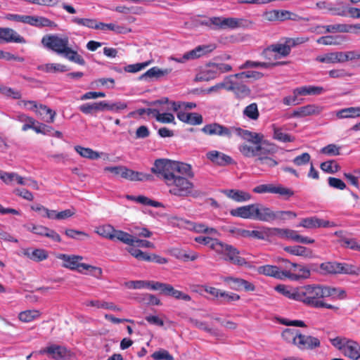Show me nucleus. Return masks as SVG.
Segmentation results:
<instances>
[{
    "instance_id": "obj_1",
    "label": "nucleus",
    "mask_w": 360,
    "mask_h": 360,
    "mask_svg": "<svg viewBox=\"0 0 360 360\" xmlns=\"http://www.w3.org/2000/svg\"><path fill=\"white\" fill-rule=\"evenodd\" d=\"M151 172L164 181L170 195L186 198L193 194L194 185L188 178H192L193 173L189 165L167 159H158Z\"/></svg>"
},
{
    "instance_id": "obj_2",
    "label": "nucleus",
    "mask_w": 360,
    "mask_h": 360,
    "mask_svg": "<svg viewBox=\"0 0 360 360\" xmlns=\"http://www.w3.org/2000/svg\"><path fill=\"white\" fill-rule=\"evenodd\" d=\"M230 214L235 217L264 222L276 220V212L261 203H253L231 209Z\"/></svg>"
},
{
    "instance_id": "obj_3",
    "label": "nucleus",
    "mask_w": 360,
    "mask_h": 360,
    "mask_svg": "<svg viewBox=\"0 0 360 360\" xmlns=\"http://www.w3.org/2000/svg\"><path fill=\"white\" fill-rule=\"evenodd\" d=\"M330 295L327 286L308 285L300 288L299 301L305 304L315 308H326L338 309L334 305L327 304L323 301V298L328 297Z\"/></svg>"
},
{
    "instance_id": "obj_4",
    "label": "nucleus",
    "mask_w": 360,
    "mask_h": 360,
    "mask_svg": "<svg viewBox=\"0 0 360 360\" xmlns=\"http://www.w3.org/2000/svg\"><path fill=\"white\" fill-rule=\"evenodd\" d=\"M236 133L246 141L238 146V150L243 156L257 158L262 150L269 151L264 148L268 141L264 139V136L262 134L240 128L236 129Z\"/></svg>"
},
{
    "instance_id": "obj_5",
    "label": "nucleus",
    "mask_w": 360,
    "mask_h": 360,
    "mask_svg": "<svg viewBox=\"0 0 360 360\" xmlns=\"http://www.w3.org/2000/svg\"><path fill=\"white\" fill-rule=\"evenodd\" d=\"M234 75L227 76L221 82L207 89L205 92L207 94H219L221 90L224 89L228 91H233L236 94L240 93L243 95L249 94L250 89L245 85L238 83Z\"/></svg>"
},
{
    "instance_id": "obj_6",
    "label": "nucleus",
    "mask_w": 360,
    "mask_h": 360,
    "mask_svg": "<svg viewBox=\"0 0 360 360\" xmlns=\"http://www.w3.org/2000/svg\"><path fill=\"white\" fill-rule=\"evenodd\" d=\"M330 341L332 345L345 356L352 360L360 359V345L356 341L342 336L331 338Z\"/></svg>"
},
{
    "instance_id": "obj_7",
    "label": "nucleus",
    "mask_w": 360,
    "mask_h": 360,
    "mask_svg": "<svg viewBox=\"0 0 360 360\" xmlns=\"http://www.w3.org/2000/svg\"><path fill=\"white\" fill-rule=\"evenodd\" d=\"M213 250L223 259L235 265L242 266L248 264L245 259L240 256L239 250L233 245L220 242L214 245Z\"/></svg>"
},
{
    "instance_id": "obj_8",
    "label": "nucleus",
    "mask_w": 360,
    "mask_h": 360,
    "mask_svg": "<svg viewBox=\"0 0 360 360\" xmlns=\"http://www.w3.org/2000/svg\"><path fill=\"white\" fill-rule=\"evenodd\" d=\"M41 44L46 49L62 55L69 45V39L68 37H61L57 34H49L42 37Z\"/></svg>"
},
{
    "instance_id": "obj_9",
    "label": "nucleus",
    "mask_w": 360,
    "mask_h": 360,
    "mask_svg": "<svg viewBox=\"0 0 360 360\" xmlns=\"http://www.w3.org/2000/svg\"><path fill=\"white\" fill-rule=\"evenodd\" d=\"M264 148L269 151L262 150L258 157L255 159L257 165H261L264 168H271L276 166L278 162L274 158L277 153L278 148L276 146L268 141Z\"/></svg>"
},
{
    "instance_id": "obj_10",
    "label": "nucleus",
    "mask_w": 360,
    "mask_h": 360,
    "mask_svg": "<svg viewBox=\"0 0 360 360\" xmlns=\"http://www.w3.org/2000/svg\"><path fill=\"white\" fill-rule=\"evenodd\" d=\"M258 272L260 274H264L265 276H272L276 278L279 279H283V278H290L291 280L296 281V279L299 276H303V274H292L290 271H280L278 267L276 266H272V265H264L261 266L258 268ZM305 272V274H304V276L307 274V271L306 270L304 271Z\"/></svg>"
},
{
    "instance_id": "obj_11",
    "label": "nucleus",
    "mask_w": 360,
    "mask_h": 360,
    "mask_svg": "<svg viewBox=\"0 0 360 360\" xmlns=\"http://www.w3.org/2000/svg\"><path fill=\"white\" fill-rule=\"evenodd\" d=\"M238 128L228 127L217 122L205 124L201 131L208 136H218L230 139Z\"/></svg>"
},
{
    "instance_id": "obj_12",
    "label": "nucleus",
    "mask_w": 360,
    "mask_h": 360,
    "mask_svg": "<svg viewBox=\"0 0 360 360\" xmlns=\"http://www.w3.org/2000/svg\"><path fill=\"white\" fill-rule=\"evenodd\" d=\"M252 191L259 194H279L280 195L285 197L286 198H289L294 195V192L291 189L284 187L281 184L275 185L273 184L258 185L252 189Z\"/></svg>"
},
{
    "instance_id": "obj_13",
    "label": "nucleus",
    "mask_w": 360,
    "mask_h": 360,
    "mask_svg": "<svg viewBox=\"0 0 360 360\" xmlns=\"http://www.w3.org/2000/svg\"><path fill=\"white\" fill-rule=\"evenodd\" d=\"M39 352L41 354H46L55 360H70L72 357V353L70 350L65 347L58 345H51L41 349Z\"/></svg>"
},
{
    "instance_id": "obj_14",
    "label": "nucleus",
    "mask_w": 360,
    "mask_h": 360,
    "mask_svg": "<svg viewBox=\"0 0 360 360\" xmlns=\"http://www.w3.org/2000/svg\"><path fill=\"white\" fill-rule=\"evenodd\" d=\"M290 52L291 50L285 40L283 44L276 43L269 46L263 51L262 55L266 58H270L271 53H274V58L278 60L287 57Z\"/></svg>"
},
{
    "instance_id": "obj_15",
    "label": "nucleus",
    "mask_w": 360,
    "mask_h": 360,
    "mask_svg": "<svg viewBox=\"0 0 360 360\" xmlns=\"http://www.w3.org/2000/svg\"><path fill=\"white\" fill-rule=\"evenodd\" d=\"M153 288V290H159L162 294L173 297L176 300H182L186 302L191 300V297L189 295L174 289L170 284L159 282V283H155Z\"/></svg>"
},
{
    "instance_id": "obj_16",
    "label": "nucleus",
    "mask_w": 360,
    "mask_h": 360,
    "mask_svg": "<svg viewBox=\"0 0 360 360\" xmlns=\"http://www.w3.org/2000/svg\"><path fill=\"white\" fill-rule=\"evenodd\" d=\"M56 257L63 261L62 266L64 268L70 270H76L79 273H83L82 266L84 263L80 262L83 259V257L76 255L58 254Z\"/></svg>"
},
{
    "instance_id": "obj_17",
    "label": "nucleus",
    "mask_w": 360,
    "mask_h": 360,
    "mask_svg": "<svg viewBox=\"0 0 360 360\" xmlns=\"http://www.w3.org/2000/svg\"><path fill=\"white\" fill-rule=\"evenodd\" d=\"M206 158L212 164L220 167L227 166L234 162L231 156L217 150L208 151L206 153Z\"/></svg>"
},
{
    "instance_id": "obj_18",
    "label": "nucleus",
    "mask_w": 360,
    "mask_h": 360,
    "mask_svg": "<svg viewBox=\"0 0 360 360\" xmlns=\"http://www.w3.org/2000/svg\"><path fill=\"white\" fill-rule=\"evenodd\" d=\"M335 226V223L319 219L316 217H311L302 219L298 226H302L306 229H316V228H327V227H334Z\"/></svg>"
},
{
    "instance_id": "obj_19",
    "label": "nucleus",
    "mask_w": 360,
    "mask_h": 360,
    "mask_svg": "<svg viewBox=\"0 0 360 360\" xmlns=\"http://www.w3.org/2000/svg\"><path fill=\"white\" fill-rule=\"evenodd\" d=\"M217 77L216 71L212 63L206 64L198 70L194 80L195 82H208L216 79Z\"/></svg>"
},
{
    "instance_id": "obj_20",
    "label": "nucleus",
    "mask_w": 360,
    "mask_h": 360,
    "mask_svg": "<svg viewBox=\"0 0 360 360\" xmlns=\"http://www.w3.org/2000/svg\"><path fill=\"white\" fill-rule=\"evenodd\" d=\"M320 340L311 335L300 333L296 347L300 350L314 349L320 346Z\"/></svg>"
},
{
    "instance_id": "obj_21",
    "label": "nucleus",
    "mask_w": 360,
    "mask_h": 360,
    "mask_svg": "<svg viewBox=\"0 0 360 360\" xmlns=\"http://www.w3.org/2000/svg\"><path fill=\"white\" fill-rule=\"evenodd\" d=\"M0 39L7 43H26V40L23 37L14 30L8 27H0Z\"/></svg>"
},
{
    "instance_id": "obj_22",
    "label": "nucleus",
    "mask_w": 360,
    "mask_h": 360,
    "mask_svg": "<svg viewBox=\"0 0 360 360\" xmlns=\"http://www.w3.org/2000/svg\"><path fill=\"white\" fill-rule=\"evenodd\" d=\"M323 110V107L315 105L309 104L302 106L295 110L292 112V117H304L310 115H319Z\"/></svg>"
},
{
    "instance_id": "obj_23",
    "label": "nucleus",
    "mask_w": 360,
    "mask_h": 360,
    "mask_svg": "<svg viewBox=\"0 0 360 360\" xmlns=\"http://www.w3.org/2000/svg\"><path fill=\"white\" fill-rule=\"evenodd\" d=\"M284 250L292 255L299 256L304 259H311L315 257V255L312 250L310 248L301 246V245H292V246H286L284 248Z\"/></svg>"
},
{
    "instance_id": "obj_24",
    "label": "nucleus",
    "mask_w": 360,
    "mask_h": 360,
    "mask_svg": "<svg viewBox=\"0 0 360 360\" xmlns=\"http://www.w3.org/2000/svg\"><path fill=\"white\" fill-rule=\"evenodd\" d=\"M216 48L217 46L214 44L200 45L188 51L187 56L190 60H195L212 52Z\"/></svg>"
},
{
    "instance_id": "obj_25",
    "label": "nucleus",
    "mask_w": 360,
    "mask_h": 360,
    "mask_svg": "<svg viewBox=\"0 0 360 360\" xmlns=\"http://www.w3.org/2000/svg\"><path fill=\"white\" fill-rule=\"evenodd\" d=\"M326 90L322 86H302L295 88L292 91V94L295 96H309V95H320L324 93Z\"/></svg>"
},
{
    "instance_id": "obj_26",
    "label": "nucleus",
    "mask_w": 360,
    "mask_h": 360,
    "mask_svg": "<svg viewBox=\"0 0 360 360\" xmlns=\"http://www.w3.org/2000/svg\"><path fill=\"white\" fill-rule=\"evenodd\" d=\"M81 112L86 115L93 114L99 111L106 110V101L94 103H86L79 107Z\"/></svg>"
},
{
    "instance_id": "obj_27",
    "label": "nucleus",
    "mask_w": 360,
    "mask_h": 360,
    "mask_svg": "<svg viewBox=\"0 0 360 360\" xmlns=\"http://www.w3.org/2000/svg\"><path fill=\"white\" fill-rule=\"evenodd\" d=\"M171 68L161 69L158 67H153L148 70L144 74L140 77V79H146L147 78H155L159 79L162 77L167 76L172 72Z\"/></svg>"
},
{
    "instance_id": "obj_28",
    "label": "nucleus",
    "mask_w": 360,
    "mask_h": 360,
    "mask_svg": "<svg viewBox=\"0 0 360 360\" xmlns=\"http://www.w3.org/2000/svg\"><path fill=\"white\" fill-rule=\"evenodd\" d=\"M11 119L15 120L20 122H23L24 124L22 127V130L26 131L33 127V124H36L37 122L32 117L27 115L26 114L20 112H17L13 115H8Z\"/></svg>"
},
{
    "instance_id": "obj_29",
    "label": "nucleus",
    "mask_w": 360,
    "mask_h": 360,
    "mask_svg": "<svg viewBox=\"0 0 360 360\" xmlns=\"http://www.w3.org/2000/svg\"><path fill=\"white\" fill-rule=\"evenodd\" d=\"M35 113L45 122L53 123L55 120L56 112L43 104H39Z\"/></svg>"
},
{
    "instance_id": "obj_30",
    "label": "nucleus",
    "mask_w": 360,
    "mask_h": 360,
    "mask_svg": "<svg viewBox=\"0 0 360 360\" xmlns=\"http://www.w3.org/2000/svg\"><path fill=\"white\" fill-rule=\"evenodd\" d=\"M223 193L229 198L238 202H243L248 201L251 199V195L244 191L229 189L224 190Z\"/></svg>"
},
{
    "instance_id": "obj_31",
    "label": "nucleus",
    "mask_w": 360,
    "mask_h": 360,
    "mask_svg": "<svg viewBox=\"0 0 360 360\" xmlns=\"http://www.w3.org/2000/svg\"><path fill=\"white\" fill-rule=\"evenodd\" d=\"M341 5L340 2H338L337 6H335L331 2L323 1L317 2L316 6L319 9L330 12L332 15L340 16L345 15L344 11H341Z\"/></svg>"
},
{
    "instance_id": "obj_32",
    "label": "nucleus",
    "mask_w": 360,
    "mask_h": 360,
    "mask_svg": "<svg viewBox=\"0 0 360 360\" xmlns=\"http://www.w3.org/2000/svg\"><path fill=\"white\" fill-rule=\"evenodd\" d=\"M85 305L87 307H94L98 309H109L114 311H121L122 308L115 305L113 302H108L100 300H88L85 302Z\"/></svg>"
},
{
    "instance_id": "obj_33",
    "label": "nucleus",
    "mask_w": 360,
    "mask_h": 360,
    "mask_svg": "<svg viewBox=\"0 0 360 360\" xmlns=\"http://www.w3.org/2000/svg\"><path fill=\"white\" fill-rule=\"evenodd\" d=\"M338 119L356 118L360 117V107H349L335 112Z\"/></svg>"
},
{
    "instance_id": "obj_34",
    "label": "nucleus",
    "mask_w": 360,
    "mask_h": 360,
    "mask_svg": "<svg viewBox=\"0 0 360 360\" xmlns=\"http://www.w3.org/2000/svg\"><path fill=\"white\" fill-rule=\"evenodd\" d=\"M103 31L111 30L116 34H127L131 32L130 29H128L124 26L117 25L115 23H103L98 22V29Z\"/></svg>"
},
{
    "instance_id": "obj_35",
    "label": "nucleus",
    "mask_w": 360,
    "mask_h": 360,
    "mask_svg": "<svg viewBox=\"0 0 360 360\" xmlns=\"http://www.w3.org/2000/svg\"><path fill=\"white\" fill-rule=\"evenodd\" d=\"M155 283H159L158 281H129L124 283L125 288L128 289H143L148 288L153 290V285Z\"/></svg>"
},
{
    "instance_id": "obj_36",
    "label": "nucleus",
    "mask_w": 360,
    "mask_h": 360,
    "mask_svg": "<svg viewBox=\"0 0 360 360\" xmlns=\"http://www.w3.org/2000/svg\"><path fill=\"white\" fill-rule=\"evenodd\" d=\"M24 255L35 262H41L48 257V252L44 249H27L24 251Z\"/></svg>"
},
{
    "instance_id": "obj_37",
    "label": "nucleus",
    "mask_w": 360,
    "mask_h": 360,
    "mask_svg": "<svg viewBox=\"0 0 360 360\" xmlns=\"http://www.w3.org/2000/svg\"><path fill=\"white\" fill-rule=\"evenodd\" d=\"M63 57L69 60L70 61L74 62L77 64H79L80 65H85V60L82 58V56H80L77 51H75L72 49L69 45L65 49L64 52L62 53Z\"/></svg>"
},
{
    "instance_id": "obj_38",
    "label": "nucleus",
    "mask_w": 360,
    "mask_h": 360,
    "mask_svg": "<svg viewBox=\"0 0 360 360\" xmlns=\"http://www.w3.org/2000/svg\"><path fill=\"white\" fill-rule=\"evenodd\" d=\"M75 151L82 158L89 160H97L101 158V154L90 148H85L81 146H75Z\"/></svg>"
},
{
    "instance_id": "obj_39",
    "label": "nucleus",
    "mask_w": 360,
    "mask_h": 360,
    "mask_svg": "<svg viewBox=\"0 0 360 360\" xmlns=\"http://www.w3.org/2000/svg\"><path fill=\"white\" fill-rule=\"evenodd\" d=\"M276 290L290 299L299 301L300 288H291L284 285H278L276 287Z\"/></svg>"
},
{
    "instance_id": "obj_40",
    "label": "nucleus",
    "mask_w": 360,
    "mask_h": 360,
    "mask_svg": "<svg viewBox=\"0 0 360 360\" xmlns=\"http://www.w3.org/2000/svg\"><path fill=\"white\" fill-rule=\"evenodd\" d=\"M38 70L50 73L65 72L68 70L66 65L60 63H46L39 65Z\"/></svg>"
},
{
    "instance_id": "obj_41",
    "label": "nucleus",
    "mask_w": 360,
    "mask_h": 360,
    "mask_svg": "<svg viewBox=\"0 0 360 360\" xmlns=\"http://www.w3.org/2000/svg\"><path fill=\"white\" fill-rule=\"evenodd\" d=\"M345 37L337 35V36H333V35H328L319 37L316 42L319 44L323 45H340L342 44V41L345 40Z\"/></svg>"
},
{
    "instance_id": "obj_42",
    "label": "nucleus",
    "mask_w": 360,
    "mask_h": 360,
    "mask_svg": "<svg viewBox=\"0 0 360 360\" xmlns=\"http://www.w3.org/2000/svg\"><path fill=\"white\" fill-rule=\"evenodd\" d=\"M125 179L130 181H145L152 180L153 176L150 174L136 172L127 168Z\"/></svg>"
},
{
    "instance_id": "obj_43",
    "label": "nucleus",
    "mask_w": 360,
    "mask_h": 360,
    "mask_svg": "<svg viewBox=\"0 0 360 360\" xmlns=\"http://www.w3.org/2000/svg\"><path fill=\"white\" fill-rule=\"evenodd\" d=\"M115 239L129 246H133L134 245V236L121 230L115 229L113 240Z\"/></svg>"
},
{
    "instance_id": "obj_44",
    "label": "nucleus",
    "mask_w": 360,
    "mask_h": 360,
    "mask_svg": "<svg viewBox=\"0 0 360 360\" xmlns=\"http://www.w3.org/2000/svg\"><path fill=\"white\" fill-rule=\"evenodd\" d=\"M284 262L285 263V268L288 269V271H290L292 274L294 273V274H303L304 275V274H305V272L304 271L306 270L307 271V274H306V276H299L296 280H298L301 278H305L309 277V276L310 274V271L307 268H306L302 265L290 262L288 260H285Z\"/></svg>"
},
{
    "instance_id": "obj_45",
    "label": "nucleus",
    "mask_w": 360,
    "mask_h": 360,
    "mask_svg": "<svg viewBox=\"0 0 360 360\" xmlns=\"http://www.w3.org/2000/svg\"><path fill=\"white\" fill-rule=\"evenodd\" d=\"M300 331L297 329L286 328L282 333V338L288 343L296 346Z\"/></svg>"
},
{
    "instance_id": "obj_46",
    "label": "nucleus",
    "mask_w": 360,
    "mask_h": 360,
    "mask_svg": "<svg viewBox=\"0 0 360 360\" xmlns=\"http://www.w3.org/2000/svg\"><path fill=\"white\" fill-rule=\"evenodd\" d=\"M148 115L155 117L157 121L162 123H172L174 122V117L172 114L165 112L160 113L158 110H148Z\"/></svg>"
},
{
    "instance_id": "obj_47",
    "label": "nucleus",
    "mask_w": 360,
    "mask_h": 360,
    "mask_svg": "<svg viewBox=\"0 0 360 360\" xmlns=\"http://www.w3.org/2000/svg\"><path fill=\"white\" fill-rule=\"evenodd\" d=\"M71 22L79 26L86 27L90 29H98V22L94 18H82L79 17H73Z\"/></svg>"
},
{
    "instance_id": "obj_48",
    "label": "nucleus",
    "mask_w": 360,
    "mask_h": 360,
    "mask_svg": "<svg viewBox=\"0 0 360 360\" xmlns=\"http://www.w3.org/2000/svg\"><path fill=\"white\" fill-rule=\"evenodd\" d=\"M41 316V312L36 309L26 310L19 314V319L24 323L31 322Z\"/></svg>"
},
{
    "instance_id": "obj_49",
    "label": "nucleus",
    "mask_w": 360,
    "mask_h": 360,
    "mask_svg": "<svg viewBox=\"0 0 360 360\" xmlns=\"http://www.w3.org/2000/svg\"><path fill=\"white\" fill-rule=\"evenodd\" d=\"M243 19L237 18H224L222 17L223 30H234L243 25Z\"/></svg>"
},
{
    "instance_id": "obj_50",
    "label": "nucleus",
    "mask_w": 360,
    "mask_h": 360,
    "mask_svg": "<svg viewBox=\"0 0 360 360\" xmlns=\"http://www.w3.org/2000/svg\"><path fill=\"white\" fill-rule=\"evenodd\" d=\"M325 29V32L328 33H348L351 32V27L347 24H335L328 25L323 27Z\"/></svg>"
},
{
    "instance_id": "obj_51",
    "label": "nucleus",
    "mask_w": 360,
    "mask_h": 360,
    "mask_svg": "<svg viewBox=\"0 0 360 360\" xmlns=\"http://www.w3.org/2000/svg\"><path fill=\"white\" fill-rule=\"evenodd\" d=\"M339 274L360 275V267L348 263L339 262Z\"/></svg>"
},
{
    "instance_id": "obj_52",
    "label": "nucleus",
    "mask_w": 360,
    "mask_h": 360,
    "mask_svg": "<svg viewBox=\"0 0 360 360\" xmlns=\"http://www.w3.org/2000/svg\"><path fill=\"white\" fill-rule=\"evenodd\" d=\"M32 26L38 28L46 27H54L56 26V24L46 17L34 15Z\"/></svg>"
},
{
    "instance_id": "obj_53",
    "label": "nucleus",
    "mask_w": 360,
    "mask_h": 360,
    "mask_svg": "<svg viewBox=\"0 0 360 360\" xmlns=\"http://www.w3.org/2000/svg\"><path fill=\"white\" fill-rule=\"evenodd\" d=\"M272 127L274 131L273 138L274 139L283 143L292 142L294 141V139L288 134L283 132L282 129L276 127L274 124L272 125Z\"/></svg>"
},
{
    "instance_id": "obj_54",
    "label": "nucleus",
    "mask_w": 360,
    "mask_h": 360,
    "mask_svg": "<svg viewBox=\"0 0 360 360\" xmlns=\"http://www.w3.org/2000/svg\"><path fill=\"white\" fill-rule=\"evenodd\" d=\"M243 113L244 117L252 120H257L259 116L257 105L255 103H252L246 106Z\"/></svg>"
},
{
    "instance_id": "obj_55",
    "label": "nucleus",
    "mask_w": 360,
    "mask_h": 360,
    "mask_svg": "<svg viewBox=\"0 0 360 360\" xmlns=\"http://www.w3.org/2000/svg\"><path fill=\"white\" fill-rule=\"evenodd\" d=\"M136 245L134 244L133 246H129L127 248V250L129 253H130L133 257L139 260L150 262L151 257L146 254V252L136 248Z\"/></svg>"
},
{
    "instance_id": "obj_56",
    "label": "nucleus",
    "mask_w": 360,
    "mask_h": 360,
    "mask_svg": "<svg viewBox=\"0 0 360 360\" xmlns=\"http://www.w3.org/2000/svg\"><path fill=\"white\" fill-rule=\"evenodd\" d=\"M115 228L110 225L105 224L101 226L96 229V232L101 236L113 240V233Z\"/></svg>"
},
{
    "instance_id": "obj_57",
    "label": "nucleus",
    "mask_w": 360,
    "mask_h": 360,
    "mask_svg": "<svg viewBox=\"0 0 360 360\" xmlns=\"http://www.w3.org/2000/svg\"><path fill=\"white\" fill-rule=\"evenodd\" d=\"M223 281L226 283L230 288L234 290H241V285L243 279L233 276H226L222 278Z\"/></svg>"
},
{
    "instance_id": "obj_58",
    "label": "nucleus",
    "mask_w": 360,
    "mask_h": 360,
    "mask_svg": "<svg viewBox=\"0 0 360 360\" xmlns=\"http://www.w3.org/2000/svg\"><path fill=\"white\" fill-rule=\"evenodd\" d=\"M340 242L345 248L360 252V242L356 238L344 237L340 240Z\"/></svg>"
},
{
    "instance_id": "obj_59",
    "label": "nucleus",
    "mask_w": 360,
    "mask_h": 360,
    "mask_svg": "<svg viewBox=\"0 0 360 360\" xmlns=\"http://www.w3.org/2000/svg\"><path fill=\"white\" fill-rule=\"evenodd\" d=\"M82 268L83 269L82 274H88L96 278H101L103 273L101 268L87 264H84V265L82 266Z\"/></svg>"
},
{
    "instance_id": "obj_60",
    "label": "nucleus",
    "mask_w": 360,
    "mask_h": 360,
    "mask_svg": "<svg viewBox=\"0 0 360 360\" xmlns=\"http://www.w3.org/2000/svg\"><path fill=\"white\" fill-rule=\"evenodd\" d=\"M340 168L339 165L335 160H328L321 164V169L330 174L338 172Z\"/></svg>"
},
{
    "instance_id": "obj_61",
    "label": "nucleus",
    "mask_w": 360,
    "mask_h": 360,
    "mask_svg": "<svg viewBox=\"0 0 360 360\" xmlns=\"http://www.w3.org/2000/svg\"><path fill=\"white\" fill-rule=\"evenodd\" d=\"M151 63H152V60H148V61H146L143 63L131 64V65H126L124 68V70L127 72L136 73V72H138L141 71V70L144 69L145 68H146Z\"/></svg>"
},
{
    "instance_id": "obj_62",
    "label": "nucleus",
    "mask_w": 360,
    "mask_h": 360,
    "mask_svg": "<svg viewBox=\"0 0 360 360\" xmlns=\"http://www.w3.org/2000/svg\"><path fill=\"white\" fill-rule=\"evenodd\" d=\"M127 108V103L123 101L110 103L106 101V110L119 112Z\"/></svg>"
},
{
    "instance_id": "obj_63",
    "label": "nucleus",
    "mask_w": 360,
    "mask_h": 360,
    "mask_svg": "<svg viewBox=\"0 0 360 360\" xmlns=\"http://www.w3.org/2000/svg\"><path fill=\"white\" fill-rule=\"evenodd\" d=\"M65 233L68 238L78 240H82L85 238L89 237V235L84 231L71 229L65 230Z\"/></svg>"
},
{
    "instance_id": "obj_64",
    "label": "nucleus",
    "mask_w": 360,
    "mask_h": 360,
    "mask_svg": "<svg viewBox=\"0 0 360 360\" xmlns=\"http://www.w3.org/2000/svg\"><path fill=\"white\" fill-rule=\"evenodd\" d=\"M339 262H328L321 264V269L328 274H339Z\"/></svg>"
}]
</instances>
